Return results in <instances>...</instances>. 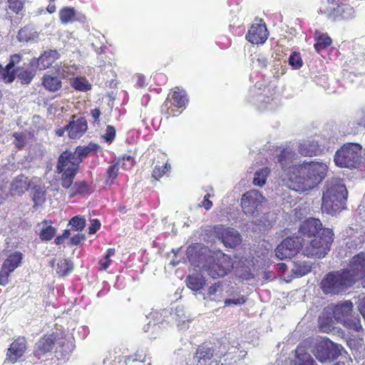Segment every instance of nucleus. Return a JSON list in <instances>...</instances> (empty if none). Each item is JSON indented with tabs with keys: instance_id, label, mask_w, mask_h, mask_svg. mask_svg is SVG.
Here are the masks:
<instances>
[{
	"instance_id": "nucleus-26",
	"label": "nucleus",
	"mask_w": 365,
	"mask_h": 365,
	"mask_svg": "<svg viewBox=\"0 0 365 365\" xmlns=\"http://www.w3.org/2000/svg\"><path fill=\"white\" fill-rule=\"evenodd\" d=\"M56 336L54 333L49 335H43L36 344V355L41 356L52 351Z\"/></svg>"
},
{
	"instance_id": "nucleus-20",
	"label": "nucleus",
	"mask_w": 365,
	"mask_h": 365,
	"mask_svg": "<svg viewBox=\"0 0 365 365\" xmlns=\"http://www.w3.org/2000/svg\"><path fill=\"white\" fill-rule=\"evenodd\" d=\"M269 36L265 24H253L249 29L245 38L252 44L264 43Z\"/></svg>"
},
{
	"instance_id": "nucleus-58",
	"label": "nucleus",
	"mask_w": 365,
	"mask_h": 365,
	"mask_svg": "<svg viewBox=\"0 0 365 365\" xmlns=\"http://www.w3.org/2000/svg\"><path fill=\"white\" fill-rule=\"evenodd\" d=\"M29 31V28L24 27L21 29L19 31V38L20 41H29L30 39V36L27 35V32Z\"/></svg>"
},
{
	"instance_id": "nucleus-24",
	"label": "nucleus",
	"mask_w": 365,
	"mask_h": 365,
	"mask_svg": "<svg viewBox=\"0 0 365 365\" xmlns=\"http://www.w3.org/2000/svg\"><path fill=\"white\" fill-rule=\"evenodd\" d=\"M365 129V113L357 112L347 124L346 133L347 135H357Z\"/></svg>"
},
{
	"instance_id": "nucleus-34",
	"label": "nucleus",
	"mask_w": 365,
	"mask_h": 365,
	"mask_svg": "<svg viewBox=\"0 0 365 365\" xmlns=\"http://www.w3.org/2000/svg\"><path fill=\"white\" fill-rule=\"evenodd\" d=\"M70 84L73 89L81 92H86L92 88V85L84 76H77L71 78Z\"/></svg>"
},
{
	"instance_id": "nucleus-49",
	"label": "nucleus",
	"mask_w": 365,
	"mask_h": 365,
	"mask_svg": "<svg viewBox=\"0 0 365 365\" xmlns=\"http://www.w3.org/2000/svg\"><path fill=\"white\" fill-rule=\"evenodd\" d=\"M343 324L346 328L355 331H359L361 329L360 319L357 317L348 318Z\"/></svg>"
},
{
	"instance_id": "nucleus-62",
	"label": "nucleus",
	"mask_w": 365,
	"mask_h": 365,
	"mask_svg": "<svg viewBox=\"0 0 365 365\" xmlns=\"http://www.w3.org/2000/svg\"><path fill=\"white\" fill-rule=\"evenodd\" d=\"M91 115L93 119V121L95 123H98L99 122V118L101 115V110L99 108H94L93 110H91Z\"/></svg>"
},
{
	"instance_id": "nucleus-48",
	"label": "nucleus",
	"mask_w": 365,
	"mask_h": 365,
	"mask_svg": "<svg viewBox=\"0 0 365 365\" xmlns=\"http://www.w3.org/2000/svg\"><path fill=\"white\" fill-rule=\"evenodd\" d=\"M45 192L41 191L40 189H36L33 195L34 207L37 209L39 206L42 205L46 200Z\"/></svg>"
},
{
	"instance_id": "nucleus-33",
	"label": "nucleus",
	"mask_w": 365,
	"mask_h": 365,
	"mask_svg": "<svg viewBox=\"0 0 365 365\" xmlns=\"http://www.w3.org/2000/svg\"><path fill=\"white\" fill-rule=\"evenodd\" d=\"M314 40V47L317 53H320L322 51L327 48L332 43V39L327 33L315 36Z\"/></svg>"
},
{
	"instance_id": "nucleus-56",
	"label": "nucleus",
	"mask_w": 365,
	"mask_h": 365,
	"mask_svg": "<svg viewBox=\"0 0 365 365\" xmlns=\"http://www.w3.org/2000/svg\"><path fill=\"white\" fill-rule=\"evenodd\" d=\"M245 302H246L245 298L243 296H242L237 299H227L225 300V304L226 306H230L231 304L238 305V304H242Z\"/></svg>"
},
{
	"instance_id": "nucleus-42",
	"label": "nucleus",
	"mask_w": 365,
	"mask_h": 365,
	"mask_svg": "<svg viewBox=\"0 0 365 365\" xmlns=\"http://www.w3.org/2000/svg\"><path fill=\"white\" fill-rule=\"evenodd\" d=\"M14 145L19 150H23L27 144V135L24 132H15L13 133Z\"/></svg>"
},
{
	"instance_id": "nucleus-19",
	"label": "nucleus",
	"mask_w": 365,
	"mask_h": 365,
	"mask_svg": "<svg viewBox=\"0 0 365 365\" xmlns=\"http://www.w3.org/2000/svg\"><path fill=\"white\" fill-rule=\"evenodd\" d=\"M26 349V341L24 337H18L7 349L5 363L15 364L23 356Z\"/></svg>"
},
{
	"instance_id": "nucleus-40",
	"label": "nucleus",
	"mask_w": 365,
	"mask_h": 365,
	"mask_svg": "<svg viewBox=\"0 0 365 365\" xmlns=\"http://www.w3.org/2000/svg\"><path fill=\"white\" fill-rule=\"evenodd\" d=\"M123 356L130 359H135V361H138V362H143L145 364L147 359H150L148 349L145 348H138L133 354Z\"/></svg>"
},
{
	"instance_id": "nucleus-45",
	"label": "nucleus",
	"mask_w": 365,
	"mask_h": 365,
	"mask_svg": "<svg viewBox=\"0 0 365 365\" xmlns=\"http://www.w3.org/2000/svg\"><path fill=\"white\" fill-rule=\"evenodd\" d=\"M115 253V248H109L106 251V254L105 255V257H104V260H100L99 261V265H100V268L99 269L103 271V270H106L108 269V267H109V265L110 264L112 260L110 259V257L113 256Z\"/></svg>"
},
{
	"instance_id": "nucleus-59",
	"label": "nucleus",
	"mask_w": 365,
	"mask_h": 365,
	"mask_svg": "<svg viewBox=\"0 0 365 365\" xmlns=\"http://www.w3.org/2000/svg\"><path fill=\"white\" fill-rule=\"evenodd\" d=\"M21 59V56L19 54H14L11 56V60L9 63H8V67L9 68H14V66L16 63H18L20 62Z\"/></svg>"
},
{
	"instance_id": "nucleus-50",
	"label": "nucleus",
	"mask_w": 365,
	"mask_h": 365,
	"mask_svg": "<svg viewBox=\"0 0 365 365\" xmlns=\"http://www.w3.org/2000/svg\"><path fill=\"white\" fill-rule=\"evenodd\" d=\"M289 63L294 69H299L302 66L303 61L299 52H293L289 58Z\"/></svg>"
},
{
	"instance_id": "nucleus-53",
	"label": "nucleus",
	"mask_w": 365,
	"mask_h": 365,
	"mask_svg": "<svg viewBox=\"0 0 365 365\" xmlns=\"http://www.w3.org/2000/svg\"><path fill=\"white\" fill-rule=\"evenodd\" d=\"M103 137L106 142L111 143L115 138V128L110 125H107L106 133L103 135Z\"/></svg>"
},
{
	"instance_id": "nucleus-11",
	"label": "nucleus",
	"mask_w": 365,
	"mask_h": 365,
	"mask_svg": "<svg viewBox=\"0 0 365 365\" xmlns=\"http://www.w3.org/2000/svg\"><path fill=\"white\" fill-rule=\"evenodd\" d=\"M212 235L219 239L226 247L235 248L242 241L237 230L223 225H216L212 229Z\"/></svg>"
},
{
	"instance_id": "nucleus-13",
	"label": "nucleus",
	"mask_w": 365,
	"mask_h": 365,
	"mask_svg": "<svg viewBox=\"0 0 365 365\" xmlns=\"http://www.w3.org/2000/svg\"><path fill=\"white\" fill-rule=\"evenodd\" d=\"M23 257V254L19 251L7 256L0 269V285L6 286L9 283L11 274L21 264Z\"/></svg>"
},
{
	"instance_id": "nucleus-21",
	"label": "nucleus",
	"mask_w": 365,
	"mask_h": 365,
	"mask_svg": "<svg viewBox=\"0 0 365 365\" xmlns=\"http://www.w3.org/2000/svg\"><path fill=\"white\" fill-rule=\"evenodd\" d=\"M60 58V54L56 50L45 51L38 58H31V65L39 67L40 70L50 68L53 63Z\"/></svg>"
},
{
	"instance_id": "nucleus-5",
	"label": "nucleus",
	"mask_w": 365,
	"mask_h": 365,
	"mask_svg": "<svg viewBox=\"0 0 365 365\" xmlns=\"http://www.w3.org/2000/svg\"><path fill=\"white\" fill-rule=\"evenodd\" d=\"M99 149L98 144L90 142L87 145L77 146L74 152L65 150L59 155L56 165L78 170L83 160L89 155H96Z\"/></svg>"
},
{
	"instance_id": "nucleus-16",
	"label": "nucleus",
	"mask_w": 365,
	"mask_h": 365,
	"mask_svg": "<svg viewBox=\"0 0 365 365\" xmlns=\"http://www.w3.org/2000/svg\"><path fill=\"white\" fill-rule=\"evenodd\" d=\"M263 200V196L257 190L246 192L241 199V206L243 212L246 215H254L261 206Z\"/></svg>"
},
{
	"instance_id": "nucleus-46",
	"label": "nucleus",
	"mask_w": 365,
	"mask_h": 365,
	"mask_svg": "<svg viewBox=\"0 0 365 365\" xmlns=\"http://www.w3.org/2000/svg\"><path fill=\"white\" fill-rule=\"evenodd\" d=\"M56 232V229L51 225H48L41 230L39 237L43 241H48L54 237Z\"/></svg>"
},
{
	"instance_id": "nucleus-63",
	"label": "nucleus",
	"mask_w": 365,
	"mask_h": 365,
	"mask_svg": "<svg viewBox=\"0 0 365 365\" xmlns=\"http://www.w3.org/2000/svg\"><path fill=\"white\" fill-rule=\"evenodd\" d=\"M359 310L365 319V297L359 302Z\"/></svg>"
},
{
	"instance_id": "nucleus-55",
	"label": "nucleus",
	"mask_w": 365,
	"mask_h": 365,
	"mask_svg": "<svg viewBox=\"0 0 365 365\" xmlns=\"http://www.w3.org/2000/svg\"><path fill=\"white\" fill-rule=\"evenodd\" d=\"M222 284L217 282L210 286L207 289V294L210 296L215 295L217 292L222 291Z\"/></svg>"
},
{
	"instance_id": "nucleus-8",
	"label": "nucleus",
	"mask_w": 365,
	"mask_h": 365,
	"mask_svg": "<svg viewBox=\"0 0 365 365\" xmlns=\"http://www.w3.org/2000/svg\"><path fill=\"white\" fill-rule=\"evenodd\" d=\"M303 168H300L301 173H307L308 180L305 183L307 187H316L325 178L328 171V166L326 163L310 161L304 162L302 164Z\"/></svg>"
},
{
	"instance_id": "nucleus-29",
	"label": "nucleus",
	"mask_w": 365,
	"mask_h": 365,
	"mask_svg": "<svg viewBox=\"0 0 365 365\" xmlns=\"http://www.w3.org/2000/svg\"><path fill=\"white\" fill-rule=\"evenodd\" d=\"M31 187V182L28 177L20 174L14 178L11 184V191L18 195L25 193Z\"/></svg>"
},
{
	"instance_id": "nucleus-57",
	"label": "nucleus",
	"mask_w": 365,
	"mask_h": 365,
	"mask_svg": "<svg viewBox=\"0 0 365 365\" xmlns=\"http://www.w3.org/2000/svg\"><path fill=\"white\" fill-rule=\"evenodd\" d=\"M101 223L98 220H93L91 222V225L88 227V233L90 235L95 234L100 228Z\"/></svg>"
},
{
	"instance_id": "nucleus-17",
	"label": "nucleus",
	"mask_w": 365,
	"mask_h": 365,
	"mask_svg": "<svg viewBox=\"0 0 365 365\" xmlns=\"http://www.w3.org/2000/svg\"><path fill=\"white\" fill-rule=\"evenodd\" d=\"M68 136L71 139H79L88 130V123L85 117L71 116L70 122L66 125Z\"/></svg>"
},
{
	"instance_id": "nucleus-64",
	"label": "nucleus",
	"mask_w": 365,
	"mask_h": 365,
	"mask_svg": "<svg viewBox=\"0 0 365 365\" xmlns=\"http://www.w3.org/2000/svg\"><path fill=\"white\" fill-rule=\"evenodd\" d=\"M66 131V126L63 128H58L55 130V133L56 135L61 137L64 135V133Z\"/></svg>"
},
{
	"instance_id": "nucleus-39",
	"label": "nucleus",
	"mask_w": 365,
	"mask_h": 365,
	"mask_svg": "<svg viewBox=\"0 0 365 365\" xmlns=\"http://www.w3.org/2000/svg\"><path fill=\"white\" fill-rule=\"evenodd\" d=\"M72 269V263L66 259H62L57 263L56 272L61 277L67 275Z\"/></svg>"
},
{
	"instance_id": "nucleus-28",
	"label": "nucleus",
	"mask_w": 365,
	"mask_h": 365,
	"mask_svg": "<svg viewBox=\"0 0 365 365\" xmlns=\"http://www.w3.org/2000/svg\"><path fill=\"white\" fill-rule=\"evenodd\" d=\"M298 152L303 156L312 157L320 155L322 150L317 141L307 140L299 143Z\"/></svg>"
},
{
	"instance_id": "nucleus-47",
	"label": "nucleus",
	"mask_w": 365,
	"mask_h": 365,
	"mask_svg": "<svg viewBox=\"0 0 365 365\" xmlns=\"http://www.w3.org/2000/svg\"><path fill=\"white\" fill-rule=\"evenodd\" d=\"M112 365H145V363L138 362L135 359H130L126 357L119 356L115 358Z\"/></svg>"
},
{
	"instance_id": "nucleus-10",
	"label": "nucleus",
	"mask_w": 365,
	"mask_h": 365,
	"mask_svg": "<svg viewBox=\"0 0 365 365\" xmlns=\"http://www.w3.org/2000/svg\"><path fill=\"white\" fill-rule=\"evenodd\" d=\"M341 345L333 343L329 339H324L317 344L313 354L321 363L331 361L341 355L342 349Z\"/></svg>"
},
{
	"instance_id": "nucleus-9",
	"label": "nucleus",
	"mask_w": 365,
	"mask_h": 365,
	"mask_svg": "<svg viewBox=\"0 0 365 365\" xmlns=\"http://www.w3.org/2000/svg\"><path fill=\"white\" fill-rule=\"evenodd\" d=\"M233 267L232 260L230 256L220 253L215 257H212L204 266L205 270L208 275L216 279L223 277Z\"/></svg>"
},
{
	"instance_id": "nucleus-37",
	"label": "nucleus",
	"mask_w": 365,
	"mask_h": 365,
	"mask_svg": "<svg viewBox=\"0 0 365 365\" xmlns=\"http://www.w3.org/2000/svg\"><path fill=\"white\" fill-rule=\"evenodd\" d=\"M311 265L306 262H295L292 269L293 275L296 277H301L311 272Z\"/></svg>"
},
{
	"instance_id": "nucleus-18",
	"label": "nucleus",
	"mask_w": 365,
	"mask_h": 365,
	"mask_svg": "<svg viewBox=\"0 0 365 365\" xmlns=\"http://www.w3.org/2000/svg\"><path fill=\"white\" fill-rule=\"evenodd\" d=\"M346 269L354 282L365 278V252H361L354 255Z\"/></svg>"
},
{
	"instance_id": "nucleus-36",
	"label": "nucleus",
	"mask_w": 365,
	"mask_h": 365,
	"mask_svg": "<svg viewBox=\"0 0 365 365\" xmlns=\"http://www.w3.org/2000/svg\"><path fill=\"white\" fill-rule=\"evenodd\" d=\"M158 158L162 160L163 165L162 166L155 165L153 170L152 177L156 180L161 178L170 168V165L168 163L165 153H160Z\"/></svg>"
},
{
	"instance_id": "nucleus-60",
	"label": "nucleus",
	"mask_w": 365,
	"mask_h": 365,
	"mask_svg": "<svg viewBox=\"0 0 365 365\" xmlns=\"http://www.w3.org/2000/svg\"><path fill=\"white\" fill-rule=\"evenodd\" d=\"M85 240V236L82 234H77L71 238V243L74 245H79Z\"/></svg>"
},
{
	"instance_id": "nucleus-51",
	"label": "nucleus",
	"mask_w": 365,
	"mask_h": 365,
	"mask_svg": "<svg viewBox=\"0 0 365 365\" xmlns=\"http://www.w3.org/2000/svg\"><path fill=\"white\" fill-rule=\"evenodd\" d=\"M2 79L6 83H12L16 77V73L14 72V68H9L8 67V64L6 66L5 68H4L2 74H1Z\"/></svg>"
},
{
	"instance_id": "nucleus-44",
	"label": "nucleus",
	"mask_w": 365,
	"mask_h": 365,
	"mask_svg": "<svg viewBox=\"0 0 365 365\" xmlns=\"http://www.w3.org/2000/svg\"><path fill=\"white\" fill-rule=\"evenodd\" d=\"M8 9L16 14L24 9L26 0H6Z\"/></svg>"
},
{
	"instance_id": "nucleus-6",
	"label": "nucleus",
	"mask_w": 365,
	"mask_h": 365,
	"mask_svg": "<svg viewBox=\"0 0 365 365\" xmlns=\"http://www.w3.org/2000/svg\"><path fill=\"white\" fill-rule=\"evenodd\" d=\"M354 283L346 269L331 272L322 279L320 287L326 294H337Z\"/></svg>"
},
{
	"instance_id": "nucleus-31",
	"label": "nucleus",
	"mask_w": 365,
	"mask_h": 365,
	"mask_svg": "<svg viewBox=\"0 0 365 365\" xmlns=\"http://www.w3.org/2000/svg\"><path fill=\"white\" fill-rule=\"evenodd\" d=\"M292 365H318L313 357L304 348L297 346Z\"/></svg>"
},
{
	"instance_id": "nucleus-25",
	"label": "nucleus",
	"mask_w": 365,
	"mask_h": 365,
	"mask_svg": "<svg viewBox=\"0 0 365 365\" xmlns=\"http://www.w3.org/2000/svg\"><path fill=\"white\" fill-rule=\"evenodd\" d=\"M37 67L31 65V59L29 65L25 66H19L16 69V76L18 80L22 84H29L36 75Z\"/></svg>"
},
{
	"instance_id": "nucleus-12",
	"label": "nucleus",
	"mask_w": 365,
	"mask_h": 365,
	"mask_svg": "<svg viewBox=\"0 0 365 365\" xmlns=\"http://www.w3.org/2000/svg\"><path fill=\"white\" fill-rule=\"evenodd\" d=\"M304 246L299 237H287L275 249L276 257L282 260L296 255Z\"/></svg>"
},
{
	"instance_id": "nucleus-22",
	"label": "nucleus",
	"mask_w": 365,
	"mask_h": 365,
	"mask_svg": "<svg viewBox=\"0 0 365 365\" xmlns=\"http://www.w3.org/2000/svg\"><path fill=\"white\" fill-rule=\"evenodd\" d=\"M297 158V153L290 147L282 148L277 155V163L280 165L282 169L286 173L290 172L294 165V160Z\"/></svg>"
},
{
	"instance_id": "nucleus-15",
	"label": "nucleus",
	"mask_w": 365,
	"mask_h": 365,
	"mask_svg": "<svg viewBox=\"0 0 365 365\" xmlns=\"http://www.w3.org/2000/svg\"><path fill=\"white\" fill-rule=\"evenodd\" d=\"M346 1L341 2L329 3L336 6L328 11L327 16L332 21H349L356 16V11L353 6L346 4Z\"/></svg>"
},
{
	"instance_id": "nucleus-35",
	"label": "nucleus",
	"mask_w": 365,
	"mask_h": 365,
	"mask_svg": "<svg viewBox=\"0 0 365 365\" xmlns=\"http://www.w3.org/2000/svg\"><path fill=\"white\" fill-rule=\"evenodd\" d=\"M59 19L63 24L73 23L77 20L76 11L74 8L65 6L59 11Z\"/></svg>"
},
{
	"instance_id": "nucleus-2",
	"label": "nucleus",
	"mask_w": 365,
	"mask_h": 365,
	"mask_svg": "<svg viewBox=\"0 0 365 365\" xmlns=\"http://www.w3.org/2000/svg\"><path fill=\"white\" fill-rule=\"evenodd\" d=\"M348 191L339 179L333 180L326 185L322 195V209L331 215H336L345 208Z\"/></svg>"
},
{
	"instance_id": "nucleus-43",
	"label": "nucleus",
	"mask_w": 365,
	"mask_h": 365,
	"mask_svg": "<svg viewBox=\"0 0 365 365\" xmlns=\"http://www.w3.org/2000/svg\"><path fill=\"white\" fill-rule=\"evenodd\" d=\"M73 231H81L86 226V219L83 216L76 215L73 217L68 222Z\"/></svg>"
},
{
	"instance_id": "nucleus-3",
	"label": "nucleus",
	"mask_w": 365,
	"mask_h": 365,
	"mask_svg": "<svg viewBox=\"0 0 365 365\" xmlns=\"http://www.w3.org/2000/svg\"><path fill=\"white\" fill-rule=\"evenodd\" d=\"M78 172V170L69 168V167L56 165V173L61 174V185L66 190V194L69 198L77 195L86 196L93 192L91 185L86 180L73 182Z\"/></svg>"
},
{
	"instance_id": "nucleus-61",
	"label": "nucleus",
	"mask_w": 365,
	"mask_h": 365,
	"mask_svg": "<svg viewBox=\"0 0 365 365\" xmlns=\"http://www.w3.org/2000/svg\"><path fill=\"white\" fill-rule=\"evenodd\" d=\"M331 319H329V322L327 324H324L322 318H319V327L322 331L327 332L329 330L331 329Z\"/></svg>"
},
{
	"instance_id": "nucleus-1",
	"label": "nucleus",
	"mask_w": 365,
	"mask_h": 365,
	"mask_svg": "<svg viewBox=\"0 0 365 365\" xmlns=\"http://www.w3.org/2000/svg\"><path fill=\"white\" fill-rule=\"evenodd\" d=\"M299 240L305 245L309 242L304 252L307 256L322 258L329 251L334 240V232L329 228H323L321 221L314 217H309L303 221L298 230Z\"/></svg>"
},
{
	"instance_id": "nucleus-54",
	"label": "nucleus",
	"mask_w": 365,
	"mask_h": 365,
	"mask_svg": "<svg viewBox=\"0 0 365 365\" xmlns=\"http://www.w3.org/2000/svg\"><path fill=\"white\" fill-rule=\"evenodd\" d=\"M214 195L207 193L203 198V200L199 204V207L205 208L206 210H210L213 206L212 202L210 200L211 197H213Z\"/></svg>"
},
{
	"instance_id": "nucleus-27",
	"label": "nucleus",
	"mask_w": 365,
	"mask_h": 365,
	"mask_svg": "<svg viewBox=\"0 0 365 365\" xmlns=\"http://www.w3.org/2000/svg\"><path fill=\"white\" fill-rule=\"evenodd\" d=\"M353 309L351 301L336 304L333 308V316L336 322L344 323L349 317Z\"/></svg>"
},
{
	"instance_id": "nucleus-41",
	"label": "nucleus",
	"mask_w": 365,
	"mask_h": 365,
	"mask_svg": "<svg viewBox=\"0 0 365 365\" xmlns=\"http://www.w3.org/2000/svg\"><path fill=\"white\" fill-rule=\"evenodd\" d=\"M270 173V170L268 168H263L259 170H257L253 179V184L257 186H262L265 184L267 178Z\"/></svg>"
},
{
	"instance_id": "nucleus-38",
	"label": "nucleus",
	"mask_w": 365,
	"mask_h": 365,
	"mask_svg": "<svg viewBox=\"0 0 365 365\" xmlns=\"http://www.w3.org/2000/svg\"><path fill=\"white\" fill-rule=\"evenodd\" d=\"M118 165L119 163L117 162L114 164L110 165L108 167L106 170L105 180V184L106 185H111L114 180L117 178L119 173Z\"/></svg>"
},
{
	"instance_id": "nucleus-30",
	"label": "nucleus",
	"mask_w": 365,
	"mask_h": 365,
	"mask_svg": "<svg viewBox=\"0 0 365 365\" xmlns=\"http://www.w3.org/2000/svg\"><path fill=\"white\" fill-rule=\"evenodd\" d=\"M41 85L47 91L51 93L57 92L62 88L61 79L48 73H46L42 76Z\"/></svg>"
},
{
	"instance_id": "nucleus-4",
	"label": "nucleus",
	"mask_w": 365,
	"mask_h": 365,
	"mask_svg": "<svg viewBox=\"0 0 365 365\" xmlns=\"http://www.w3.org/2000/svg\"><path fill=\"white\" fill-rule=\"evenodd\" d=\"M189 98L185 89L176 86L170 90L161 106V113L166 120L177 117L187 108Z\"/></svg>"
},
{
	"instance_id": "nucleus-32",
	"label": "nucleus",
	"mask_w": 365,
	"mask_h": 365,
	"mask_svg": "<svg viewBox=\"0 0 365 365\" xmlns=\"http://www.w3.org/2000/svg\"><path fill=\"white\" fill-rule=\"evenodd\" d=\"M187 287L192 289V291L197 292L200 291L205 284V277L199 274L195 273L192 274H190L185 279Z\"/></svg>"
},
{
	"instance_id": "nucleus-23",
	"label": "nucleus",
	"mask_w": 365,
	"mask_h": 365,
	"mask_svg": "<svg viewBox=\"0 0 365 365\" xmlns=\"http://www.w3.org/2000/svg\"><path fill=\"white\" fill-rule=\"evenodd\" d=\"M215 349L207 345H199L194 354L195 365H208V362L212 359Z\"/></svg>"
},
{
	"instance_id": "nucleus-14",
	"label": "nucleus",
	"mask_w": 365,
	"mask_h": 365,
	"mask_svg": "<svg viewBox=\"0 0 365 365\" xmlns=\"http://www.w3.org/2000/svg\"><path fill=\"white\" fill-rule=\"evenodd\" d=\"M300 168H303L302 164H299L292 168L290 172H287V186L297 192H304L314 189V187H306L305 183L308 180L307 173H301Z\"/></svg>"
},
{
	"instance_id": "nucleus-52",
	"label": "nucleus",
	"mask_w": 365,
	"mask_h": 365,
	"mask_svg": "<svg viewBox=\"0 0 365 365\" xmlns=\"http://www.w3.org/2000/svg\"><path fill=\"white\" fill-rule=\"evenodd\" d=\"M120 160L123 161L121 167L125 170H129L132 168L135 164L134 157L130 155H123L120 158L118 159V162L119 163Z\"/></svg>"
},
{
	"instance_id": "nucleus-7",
	"label": "nucleus",
	"mask_w": 365,
	"mask_h": 365,
	"mask_svg": "<svg viewBox=\"0 0 365 365\" xmlns=\"http://www.w3.org/2000/svg\"><path fill=\"white\" fill-rule=\"evenodd\" d=\"M361 146L358 143H347L336 150L334 161L339 168H352L359 164Z\"/></svg>"
}]
</instances>
